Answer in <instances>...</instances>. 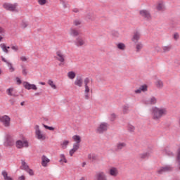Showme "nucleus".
<instances>
[{"label":"nucleus","mask_w":180,"mask_h":180,"mask_svg":"<svg viewBox=\"0 0 180 180\" xmlns=\"http://www.w3.org/2000/svg\"><path fill=\"white\" fill-rule=\"evenodd\" d=\"M5 33V29L0 26V34H4Z\"/></svg>","instance_id":"60"},{"label":"nucleus","mask_w":180,"mask_h":180,"mask_svg":"<svg viewBox=\"0 0 180 180\" xmlns=\"http://www.w3.org/2000/svg\"><path fill=\"white\" fill-rule=\"evenodd\" d=\"M143 47H144V45H143V43L141 42H139L136 44V53H140V51H141V49H143Z\"/></svg>","instance_id":"26"},{"label":"nucleus","mask_w":180,"mask_h":180,"mask_svg":"<svg viewBox=\"0 0 180 180\" xmlns=\"http://www.w3.org/2000/svg\"><path fill=\"white\" fill-rule=\"evenodd\" d=\"M176 161L179 164V169L180 170V150L178 152Z\"/></svg>","instance_id":"49"},{"label":"nucleus","mask_w":180,"mask_h":180,"mask_svg":"<svg viewBox=\"0 0 180 180\" xmlns=\"http://www.w3.org/2000/svg\"><path fill=\"white\" fill-rule=\"evenodd\" d=\"M126 147V143L124 142H119L115 146V150L116 151H120V150H123Z\"/></svg>","instance_id":"23"},{"label":"nucleus","mask_w":180,"mask_h":180,"mask_svg":"<svg viewBox=\"0 0 180 180\" xmlns=\"http://www.w3.org/2000/svg\"><path fill=\"white\" fill-rule=\"evenodd\" d=\"M43 126L45 129H46L47 130H51V131H54V127H49L44 124H43Z\"/></svg>","instance_id":"48"},{"label":"nucleus","mask_w":180,"mask_h":180,"mask_svg":"<svg viewBox=\"0 0 180 180\" xmlns=\"http://www.w3.org/2000/svg\"><path fill=\"white\" fill-rule=\"evenodd\" d=\"M25 179H26V177L24 175L18 177V180H25Z\"/></svg>","instance_id":"63"},{"label":"nucleus","mask_w":180,"mask_h":180,"mask_svg":"<svg viewBox=\"0 0 180 180\" xmlns=\"http://www.w3.org/2000/svg\"><path fill=\"white\" fill-rule=\"evenodd\" d=\"M60 2H62L64 8H68V4L65 3L64 0H60Z\"/></svg>","instance_id":"56"},{"label":"nucleus","mask_w":180,"mask_h":180,"mask_svg":"<svg viewBox=\"0 0 180 180\" xmlns=\"http://www.w3.org/2000/svg\"><path fill=\"white\" fill-rule=\"evenodd\" d=\"M25 171L31 176H33V175H34V172L33 171V169H30V167L27 170H25Z\"/></svg>","instance_id":"44"},{"label":"nucleus","mask_w":180,"mask_h":180,"mask_svg":"<svg viewBox=\"0 0 180 180\" xmlns=\"http://www.w3.org/2000/svg\"><path fill=\"white\" fill-rule=\"evenodd\" d=\"M20 60L21 61H22V62H26V61H27V58L26 56H21V57L20 58Z\"/></svg>","instance_id":"57"},{"label":"nucleus","mask_w":180,"mask_h":180,"mask_svg":"<svg viewBox=\"0 0 180 180\" xmlns=\"http://www.w3.org/2000/svg\"><path fill=\"white\" fill-rule=\"evenodd\" d=\"M163 53H168V51H170L172 49V46L171 45H167L162 46Z\"/></svg>","instance_id":"35"},{"label":"nucleus","mask_w":180,"mask_h":180,"mask_svg":"<svg viewBox=\"0 0 180 180\" xmlns=\"http://www.w3.org/2000/svg\"><path fill=\"white\" fill-rule=\"evenodd\" d=\"M163 169L165 172H169V171H172V167L170 165L164 166Z\"/></svg>","instance_id":"40"},{"label":"nucleus","mask_w":180,"mask_h":180,"mask_svg":"<svg viewBox=\"0 0 180 180\" xmlns=\"http://www.w3.org/2000/svg\"><path fill=\"white\" fill-rule=\"evenodd\" d=\"M72 140L75 142L74 144H79V143H81V136L79 135H75L72 136Z\"/></svg>","instance_id":"29"},{"label":"nucleus","mask_w":180,"mask_h":180,"mask_svg":"<svg viewBox=\"0 0 180 180\" xmlns=\"http://www.w3.org/2000/svg\"><path fill=\"white\" fill-rule=\"evenodd\" d=\"M13 144H15V141L13 140L12 136H11L10 135H7L6 136V141L4 142V146L6 147H12V146H13Z\"/></svg>","instance_id":"12"},{"label":"nucleus","mask_w":180,"mask_h":180,"mask_svg":"<svg viewBox=\"0 0 180 180\" xmlns=\"http://www.w3.org/2000/svg\"><path fill=\"white\" fill-rule=\"evenodd\" d=\"M86 18L88 19L89 20H94L95 19V18L92 14H87L86 15Z\"/></svg>","instance_id":"45"},{"label":"nucleus","mask_w":180,"mask_h":180,"mask_svg":"<svg viewBox=\"0 0 180 180\" xmlns=\"http://www.w3.org/2000/svg\"><path fill=\"white\" fill-rule=\"evenodd\" d=\"M95 180H108V176L103 172H98L95 175Z\"/></svg>","instance_id":"13"},{"label":"nucleus","mask_w":180,"mask_h":180,"mask_svg":"<svg viewBox=\"0 0 180 180\" xmlns=\"http://www.w3.org/2000/svg\"><path fill=\"white\" fill-rule=\"evenodd\" d=\"M46 0H38V3L39 4V5H46Z\"/></svg>","instance_id":"54"},{"label":"nucleus","mask_w":180,"mask_h":180,"mask_svg":"<svg viewBox=\"0 0 180 180\" xmlns=\"http://www.w3.org/2000/svg\"><path fill=\"white\" fill-rule=\"evenodd\" d=\"M75 44L76 47L81 48L86 46V41L84 37H78L75 39Z\"/></svg>","instance_id":"8"},{"label":"nucleus","mask_w":180,"mask_h":180,"mask_svg":"<svg viewBox=\"0 0 180 180\" xmlns=\"http://www.w3.org/2000/svg\"><path fill=\"white\" fill-rule=\"evenodd\" d=\"M168 115V110L165 107H153L151 109V117L153 120H160L162 116Z\"/></svg>","instance_id":"1"},{"label":"nucleus","mask_w":180,"mask_h":180,"mask_svg":"<svg viewBox=\"0 0 180 180\" xmlns=\"http://www.w3.org/2000/svg\"><path fill=\"white\" fill-rule=\"evenodd\" d=\"M84 98L88 100L90 98L89 94L92 92V81L86 77L84 80Z\"/></svg>","instance_id":"2"},{"label":"nucleus","mask_w":180,"mask_h":180,"mask_svg":"<svg viewBox=\"0 0 180 180\" xmlns=\"http://www.w3.org/2000/svg\"><path fill=\"white\" fill-rule=\"evenodd\" d=\"M69 34L72 36V37H78V36H79V31L74 27H71L69 30Z\"/></svg>","instance_id":"17"},{"label":"nucleus","mask_w":180,"mask_h":180,"mask_svg":"<svg viewBox=\"0 0 180 180\" xmlns=\"http://www.w3.org/2000/svg\"><path fill=\"white\" fill-rule=\"evenodd\" d=\"M88 158H89V160H91L92 161L96 160V156L95 155H91V154H89L88 155Z\"/></svg>","instance_id":"50"},{"label":"nucleus","mask_w":180,"mask_h":180,"mask_svg":"<svg viewBox=\"0 0 180 180\" xmlns=\"http://www.w3.org/2000/svg\"><path fill=\"white\" fill-rule=\"evenodd\" d=\"M72 12H74L75 13H78V12H79V9H78L77 8H75L72 9Z\"/></svg>","instance_id":"61"},{"label":"nucleus","mask_w":180,"mask_h":180,"mask_svg":"<svg viewBox=\"0 0 180 180\" xmlns=\"http://www.w3.org/2000/svg\"><path fill=\"white\" fill-rule=\"evenodd\" d=\"M167 8L165 7V2L162 0L158 1L156 5V11L158 12H164Z\"/></svg>","instance_id":"10"},{"label":"nucleus","mask_w":180,"mask_h":180,"mask_svg":"<svg viewBox=\"0 0 180 180\" xmlns=\"http://www.w3.org/2000/svg\"><path fill=\"white\" fill-rule=\"evenodd\" d=\"M74 26H76L77 27L81 26L82 25V20L79 19H76L73 21Z\"/></svg>","instance_id":"36"},{"label":"nucleus","mask_w":180,"mask_h":180,"mask_svg":"<svg viewBox=\"0 0 180 180\" xmlns=\"http://www.w3.org/2000/svg\"><path fill=\"white\" fill-rule=\"evenodd\" d=\"M47 84L52 88V89H57V86H56V84H54V82L52 79H49Z\"/></svg>","instance_id":"33"},{"label":"nucleus","mask_w":180,"mask_h":180,"mask_svg":"<svg viewBox=\"0 0 180 180\" xmlns=\"http://www.w3.org/2000/svg\"><path fill=\"white\" fill-rule=\"evenodd\" d=\"M1 60L4 61V63L7 64V67H8L10 72H13L15 71V68H13V65L11 62L6 60V59H5L4 57H1Z\"/></svg>","instance_id":"19"},{"label":"nucleus","mask_w":180,"mask_h":180,"mask_svg":"<svg viewBox=\"0 0 180 180\" xmlns=\"http://www.w3.org/2000/svg\"><path fill=\"white\" fill-rule=\"evenodd\" d=\"M140 37H141V34L139 32H135L131 37V41L137 43L140 40Z\"/></svg>","instance_id":"18"},{"label":"nucleus","mask_w":180,"mask_h":180,"mask_svg":"<svg viewBox=\"0 0 180 180\" xmlns=\"http://www.w3.org/2000/svg\"><path fill=\"white\" fill-rule=\"evenodd\" d=\"M11 49L14 51H19V46H16V45H13L11 46Z\"/></svg>","instance_id":"53"},{"label":"nucleus","mask_w":180,"mask_h":180,"mask_svg":"<svg viewBox=\"0 0 180 180\" xmlns=\"http://www.w3.org/2000/svg\"><path fill=\"white\" fill-rule=\"evenodd\" d=\"M158 174H159L160 175H161V174H164L165 170H164V168L163 167H160L158 170Z\"/></svg>","instance_id":"52"},{"label":"nucleus","mask_w":180,"mask_h":180,"mask_svg":"<svg viewBox=\"0 0 180 180\" xmlns=\"http://www.w3.org/2000/svg\"><path fill=\"white\" fill-rule=\"evenodd\" d=\"M3 8L6 9V11H10V12H19L18 10V3H15L13 4L4 3L3 4Z\"/></svg>","instance_id":"5"},{"label":"nucleus","mask_w":180,"mask_h":180,"mask_svg":"<svg viewBox=\"0 0 180 180\" xmlns=\"http://www.w3.org/2000/svg\"><path fill=\"white\" fill-rule=\"evenodd\" d=\"M122 112H123L124 115L129 113V105H124L122 108Z\"/></svg>","instance_id":"41"},{"label":"nucleus","mask_w":180,"mask_h":180,"mask_svg":"<svg viewBox=\"0 0 180 180\" xmlns=\"http://www.w3.org/2000/svg\"><path fill=\"white\" fill-rule=\"evenodd\" d=\"M141 92L142 91H141V89H140V87L138 89L134 91V94H141Z\"/></svg>","instance_id":"59"},{"label":"nucleus","mask_w":180,"mask_h":180,"mask_svg":"<svg viewBox=\"0 0 180 180\" xmlns=\"http://www.w3.org/2000/svg\"><path fill=\"white\" fill-rule=\"evenodd\" d=\"M68 77L70 79H74L77 77V75L74 71H70L68 73Z\"/></svg>","instance_id":"34"},{"label":"nucleus","mask_w":180,"mask_h":180,"mask_svg":"<svg viewBox=\"0 0 180 180\" xmlns=\"http://www.w3.org/2000/svg\"><path fill=\"white\" fill-rule=\"evenodd\" d=\"M68 144H70V141L68 140H64L60 143V147L62 150H65L68 147Z\"/></svg>","instance_id":"25"},{"label":"nucleus","mask_w":180,"mask_h":180,"mask_svg":"<svg viewBox=\"0 0 180 180\" xmlns=\"http://www.w3.org/2000/svg\"><path fill=\"white\" fill-rule=\"evenodd\" d=\"M16 82L19 84H22V80L19 77H16Z\"/></svg>","instance_id":"62"},{"label":"nucleus","mask_w":180,"mask_h":180,"mask_svg":"<svg viewBox=\"0 0 180 180\" xmlns=\"http://www.w3.org/2000/svg\"><path fill=\"white\" fill-rule=\"evenodd\" d=\"M165 154H167V155H172V152L169 151L167 149L165 150Z\"/></svg>","instance_id":"58"},{"label":"nucleus","mask_w":180,"mask_h":180,"mask_svg":"<svg viewBox=\"0 0 180 180\" xmlns=\"http://www.w3.org/2000/svg\"><path fill=\"white\" fill-rule=\"evenodd\" d=\"M1 175H3L4 180H12L11 177L8 175V172L6 170L1 172Z\"/></svg>","instance_id":"32"},{"label":"nucleus","mask_w":180,"mask_h":180,"mask_svg":"<svg viewBox=\"0 0 180 180\" xmlns=\"http://www.w3.org/2000/svg\"><path fill=\"white\" fill-rule=\"evenodd\" d=\"M116 120V114L115 113H112L110 115V120H111V122H113Z\"/></svg>","instance_id":"46"},{"label":"nucleus","mask_w":180,"mask_h":180,"mask_svg":"<svg viewBox=\"0 0 180 180\" xmlns=\"http://www.w3.org/2000/svg\"><path fill=\"white\" fill-rule=\"evenodd\" d=\"M150 156H151V153L150 152H146L139 155L140 158H141L142 160H144L145 158H148V157H150Z\"/></svg>","instance_id":"30"},{"label":"nucleus","mask_w":180,"mask_h":180,"mask_svg":"<svg viewBox=\"0 0 180 180\" xmlns=\"http://www.w3.org/2000/svg\"><path fill=\"white\" fill-rule=\"evenodd\" d=\"M22 169H25V171H26L29 168V165H27V163H26V162L23 160L22 161Z\"/></svg>","instance_id":"43"},{"label":"nucleus","mask_w":180,"mask_h":180,"mask_svg":"<svg viewBox=\"0 0 180 180\" xmlns=\"http://www.w3.org/2000/svg\"><path fill=\"white\" fill-rule=\"evenodd\" d=\"M108 175L110 176H113L114 178H116L117 175H119V169L117 167H111L108 169Z\"/></svg>","instance_id":"11"},{"label":"nucleus","mask_w":180,"mask_h":180,"mask_svg":"<svg viewBox=\"0 0 180 180\" xmlns=\"http://www.w3.org/2000/svg\"><path fill=\"white\" fill-rule=\"evenodd\" d=\"M15 147L19 149L27 148L29 147V141L26 139L18 140L15 142Z\"/></svg>","instance_id":"6"},{"label":"nucleus","mask_w":180,"mask_h":180,"mask_svg":"<svg viewBox=\"0 0 180 180\" xmlns=\"http://www.w3.org/2000/svg\"><path fill=\"white\" fill-rule=\"evenodd\" d=\"M22 74L25 77H26V75H27V74H29V71L27 70V68H26V67H25V66H22Z\"/></svg>","instance_id":"39"},{"label":"nucleus","mask_w":180,"mask_h":180,"mask_svg":"<svg viewBox=\"0 0 180 180\" xmlns=\"http://www.w3.org/2000/svg\"><path fill=\"white\" fill-rule=\"evenodd\" d=\"M155 86L158 89H162V88H164V82H162L161 79H157L155 82Z\"/></svg>","instance_id":"22"},{"label":"nucleus","mask_w":180,"mask_h":180,"mask_svg":"<svg viewBox=\"0 0 180 180\" xmlns=\"http://www.w3.org/2000/svg\"><path fill=\"white\" fill-rule=\"evenodd\" d=\"M0 47L2 49V51H4V53H6V54H8V53H9V50H8V49H11V47L6 46V44H1Z\"/></svg>","instance_id":"27"},{"label":"nucleus","mask_w":180,"mask_h":180,"mask_svg":"<svg viewBox=\"0 0 180 180\" xmlns=\"http://www.w3.org/2000/svg\"><path fill=\"white\" fill-rule=\"evenodd\" d=\"M109 127V124L106 122H101L96 128V131L98 133V134H102L104 131L108 130V127Z\"/></svg>","instance_id":"7"},{"label":"nucleus","mask_w":180,"mask_h":180,"mask_svg":"<svg viewBox=\"0 0 180 180\" xmlns=\"http://www.w3.org/2000/svg\"><path fill=\"white\" fill-rule=\"evenodd\" d=\"M173 38L175 39V40H178V39H179V34L178 33H174V35H173Z\"/></svg>","instance_id":"55"},{"label":"nucleus","mask_w":180,"mask_h":180,"mask_svg":"<svg viewBox=\"0 0 180 180\" xmlns=\"http://www.w3.org/2000/svg\"><path fill=\"white\" fill-rule=\"evenodd\" d=\"M6 92H7L8 95H9L10 96H15V94L13 93V88L8 89Z\"/></svg>","instance_id":"42"},{"label":"nucleus","mask_w":180,"mask_h":180,"mask_svg":"<svg viewBox=\"0 0 180 180\" xmlns=\"http://www.w3.org/2000/svg\"><path fill=\"white\" fill-rule=\"evenodd\" d=\"M54 58L60 63L59 65H63L64 63H65V54H64V52L61 50L56 51Z\"/></svg>","instance_id":"4"},{"label":"nucleus","mask_w":180,"mask_h":180,"mask_svg":"<svg viewBox=\"0 0 180 180\" xmlns=\"http://www.w3.org/2000/svg\"><path fill=\"white\" fill-rule=\"evenodd\" d=\"M127 130H128V131H129V133H134V131L136 130V127L131 124H128Z\"/></svg>","instance_id":"37"},{"label":"nucleus","mask_w":180,"mask_h":180,"mask_svg":"<svg viewBox=\"0 0 180 180\" xmlns=\"http://www.w3.org/2000/svg\"><path fill=\"white\" fill-rule=\"evenodd\" d=\"M139 13H140L141 16H142L147 20H150V19H151V14L147 10H141L139 11Z\"/></svg>","instance_id":"15"},{"label":"nucleus","mask_w":180,"mask_h":180,"mask_svg":"<svg viewBox=\"0 0 180 180\" xmlns=\"http://www.w3.org/2000/svg\"><path fill=\"white\" fill-rule=\"evenodd\" d=\"M155 51H156V53H161V46L157 45L155 46Z\"/></svg>","instance_id":"51"},{"label":"nucleus","mask_w":180,"mask_h":180,"mask_svg":"<svg viewBox=\"0 0 180 180\" xmlns=\"http://www.w3.org/2000/svg\"><path fill=\"white\" fill-rule=\"evenodd\" d=\"M157 98L155 96H151L148 100H144L143 103L145 105H155L157 103Z\"/></svg>","instance_id":"16"},{"label":"nucleus","mask_w":180,"mask_h":180,"mask_svg":"<svg viewBox=\"0 0 180 180\" xmlns=\"http://www.w3.org/2000/svg\"><path fill=\"white\" fill-rule=\"evenodd\" d=\"M79 150V144H73L72 148L69 151L70 157H72Z\"/></svg>","instance_id":"20"},{"label":"nucleus","mask_w":180,"mask_h":180,"mask_svg":"<svg viewBox=\"0 0 180 180\" xmlns=\"http://www.w3.org/2000/svg\"><path fill=\"white\" fill-rule=\"evenodd\" d=\"M84 84V80H82V78L79 77L77 78L75 81V85L76 86H79V88H81L82 85Z\"/></svg>","instance_id":"24"},{"label":"nucleus","mask_w":180,"mask_h":180,"mask_svg":"<svg viewBox=\"0 0 180 180\" xmlns=\"http://www.w3.org/2000/svg\"><path fill=\"white\" fill-rule=\"evenodd\" d=\"M0 122L4 127H10L11 126V117L8 115L0 116Z\"/></svg>","instance_id":"9"},{"label":"nucleus","mask_w":180,"mask_h":180,"mask_svg":"<svg viewBox=\"0 0 180 180\" xmlns=\"http://www.w3.org/2000/svg\"><path fill=\"white\" fill-rule=\"evenodd\" d=\"M117 49H118V50H121L122 51H124V50H126V44L122 42L118 43L117 44Z\"/></svg>","instance_id":"28"},{"label":"nucleus","mask_w":180,"mask_h":180,"mask_svg":"<svg viewBox=\"0 0 180 180\" xmlns=\"http://www.w3.org/2000/svg\"><path fill=\"white\" fill-rule=\"evenodd\" d=\"M60 160L59 162H60L61 164H63V162L65 164H67L68 161H67V158H65V155L64 154H60Z\"/></svg>","instance_id":"31"},{"label":"nucleus","mask_w":180,"mask_h":180,"mask_svg":"<svg viewBox=\"0 0 180 180\" xmlns=\"http://www.w3.org/2000/svg\"><path fill=\"white\" fill-rule=\"evenodd\" d=\"M34 130L36 139H37V140H40V141H44V140H46V134L41 131L40 129V126L35 125Z\"/></svg>","instance_id":"3"},{"label":"nucleus","mask_w":180,"mask_h":180,"mask_svg":"<svg viewBox=\"0 0 180 180\" xmlns=\"http://www.w3.org/2000/svg\"><path fill=\"white\" fill-rule=\"evenodd\" d=\"M39 84H40V85H46V83H45V82H39Z\"/></svg>","instance_id":"64"},{"label":"nucleus","mask_w":180,"mask_h":180,"mask_svg":"<svg viewBox=\"0 0 180 180\" xmlns=\"http://www.w3.org/2000/svg\"><path fill=\"white\" fill-rule=\"evenodd\" d=\"M20 26L22 29H26V27L28 26L27 22L22 21L20 24Z\"/></svg>","instance_id":"47"},{"label":"nucleus","mask_w":180,"mask_h":180,"mask_svg":"<svg viewBox=\"0 0 180 180\" xmlns=\"http://www.w3.org/2000/svg\"><path fill=\"white\" fill-rule=\"evenodd\" d=\"M139 88L141 89V92H147L148 89V86H147V84H143L141 85Z\"/></svg>","instance_id":"38"},{"label":"nucleus","mask_w":180,"mask_h":180,"mask_svg":"<svg viewBox=\"0 0 180 180\" xmlns=\"http://www.w3.org/2000/svg\"><path fill=\"white\" fill-rule=\"evenodd\" d=\"M22 85L25 89H27L28 91H30V89H32L33 91H37V86L36 84H32L27 82H24L22 83Z\"/></svg>","instance_id":"14"},{"label":"nucleus","mask_w":180,"mask_h":180,"mask_svg":"<svg viewBox=\"0 0 180 180\" xmlns=\"http://www.w3.org/2000/svg\"><path fill=\"white\" fill-rule=\"evenodd\" d=\"M49 162H50V159H49L46 155H42L41 163L42 167H47V165H49Z\"/></svg>","instance_id":"21"}]
</instances>
